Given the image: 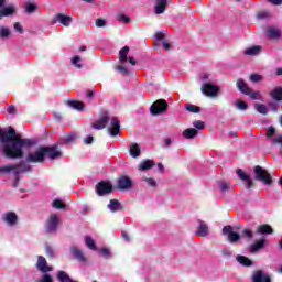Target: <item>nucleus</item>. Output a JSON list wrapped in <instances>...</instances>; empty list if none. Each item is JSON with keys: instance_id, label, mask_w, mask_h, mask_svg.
I'll use <instances>...</instances> for the list:
<instances>
[{"instance_id": "obj_1", "label": "nucleus", "mask_w": 282, "mask_h": 282, "mask_svg": "<svg viewBox=\"0 0 282 282\" xmlns=\"http://www.w3.org/2000/svg\"><path fill=\"white\" fill-rule=\"evenodd\" d=\"M237 87L245 96H250L252 100H261L262 96L260 91H253L252 88L248 87V84L243 79H238Z\"/></svg>"}, {"instance_id": "obj_2", "label": "nucleus", "mask_w": 282, "mask_h": 282, "mask_svg": "<svg viewBox=\"0 0 282 282\" xmlns=\"http://www.w3.org/2000/svg\"><path fill=\"white\" fill-rule=\"evenodd\" d=\"M254 174H256V180H259L263 184H267V185L272 184V175H270L268 170L257 165L254 167Z\"/></svg>"}, {"instance_id": "obj_3", "label": "nucleus", "mask_w": 282, "mask_h": 282, "mask_svg": "<svg viewBox=\"0 0 282 282\" xmlns=\"http://www.w3.org/2000/svg\"><path fill=\"white\" fill-rule=\"evenodd\" d=\"M166 109H169V102L164 99H158L151 106L150 111L153 116H160V113H164Z\"/></svg>"}, {"instance_id": "obj_4", "label": "nucleus", "mask_w": 282, "mask_h": 282, "mask_svg": "<svg viewBox=\"0 0 282 282\" xmlns=\"http://www.w3.org/2000/svg\"><path fill=\"white\" fill-rule=\"evenodd\" d=\"M97 195L102 197V195H109L113 191V185L108 181H101L96 185Z\"/></svg>"}, {"instance_id": "obj_5", "label": "nucleus", "mask_w": 282, "mask_h": 282, "mask_svg": "<svg viewBox=\"0 0 282 282\" xmlns=\"http://www.w3.org/2000/svg\"><path fill=\"white\" fill-rule=\"evenodd\" d=\"M202 91L204 96H208L209 98H215L217 97V94H219V86H215L213 84H204L202 86Z\"/></svg>"}, {"instance_id": "obj_6", "label": "nucleus", "mask_w": 282, "mask_h": 282, "mask_svg": "<svg viewBox=\"0 0 282 282\" xmlns=\"http://www.w3.org/2000/svg\"><path fill=\"white\" fill-rule=\"evenodd\" d=\"M129 46H124L119 51V62L124 65L127 61H129L130 65H137L138 62H135V58L128 57L129 56Z\"/></svg>"}, {"instance_id": "obj_7", "label": "nucleus", "mask_w": 282, "mask_h": 282, "mask_svg": "<svg viewBox=\"0 0 282 282\" xmlns=\"http://www.w3.org/2000/svg\"><path fill=\"white\" fill-rule=\"evenodd\" d=\"M58 224H61V218H58V215L52 214L46 223V232H56Z\"/></svg>"}, {"instance_id": "obj_8", "label": "nucleus", "mask_w": 282, "mask_h": 282, "mask_svg": "<svg viewBox=\"0 0 282 282\" xmlns=\"http://www.w3.org/2000/svg\"><path fill=\"white\" fill-rule=\"evenodd\" d=\"M108 131L112 138L120 135V120L118 117H112L108 127Z\"/></svg>"}, {"instance_id": "obj_9", "label": "nucleus", "mask_w": 282, "mask_h": 282, "mask_svg": "<svg viewBox=\"0 0 282 282\" xmlns=\"http://www.w3.org/2000/svg\"><path fill=\"white\" fill-rule=\"evenodd\" d=\"M28 162H43L45 160V150L40 148L33 153H30L26 158Z\"/></svg>"}, {"instance_id": "obj_10", "label": "nucleus", "mask_w": 282, "mask_h": 282, "mask_svg": "<svg viewBox=\"0 0 282 282\" xmlns=\"http://www.w3.org/2000/svg\"><path fill=\"white\" fill-rule=\"evenodd\" d=\"M44 156L50 158V160H56V158H61V151L56 149V145L45 147Z\"/></svg>"}, {"instance_id": "obj_11", "label": "nucleus", "mask_w": 282, "mask_h": 282, "mask_svg": "<svg viewBox=\"0 0 282 282\" xmlns=\"http://www.w3.org/2000/svg\"><path fill=\"white\" fill-rule=\"evenodd\" d=\"M252 281L253 282H272L270 279V275L262 270H258L253 273L252 275Z\"/></svg>"}, {"instance_id": "obj_12", "label": "nucleus", "mask_w": 282, "mask_h": 282, "mask_svg": "<svg viewBox=\"0 0 282 282\" xmlns=\"http://www.w3.org/2000/svg\"><path fill=\"white\" fill-rule=\"evenodd\" d=\"M223 235H228V239L231 243H235V241H239L240 239L239 234L232 231L231 226H225L223 229Z\"/></svg>"}, {"instance_id": "obj_13", "label": "nucleus", "mask_w": 282, "mask_h": 282, "mask_svg": "<svg viewBox=\"0 0 282 282\" xmlns=\"http://www.w3.org/2000/svg\"><path fill=\"white\" fill-rule=\"evenodd\" d=\"M107 122H109V116L104 115L99 120L91 123V129H97V131H100L107 127Z\"/></svg>"}, {"instance_id": "obj_14", "label": "nucleus", "mask_w": 282, "mask_h": 282, "mask_svg": "<svg viewBox=\"0 0 282 282\" xmlns=\"http://www.w3.org/2000/svg\"><path fill=\"white\" fill-rule=\"evenodd\" d=\"M37 270H40V272H52V267L47 265V260H45V258L43 256H40L37 258Z\"/></svg>"}, {"instance_id": "obj_15", "label": "nucleus", "mask_w": 282, "mask_h": 282, "mask_svg": "<svg viewBox=\"0 0 282 282\" xmlns=\"http://www.w3.org/2000/svg\"><path fill=\"white\" fill-rule=\"evenodd\" d=\"M132 184L133 183L131 182V178H129L128 176H121L118 180V188L120 191H126L127 188H131Z\"/></svg>"}, {"instance_id": "obj_16", "label": "nucleus", "mask_w": 282, "mask_h": 282, "mask_svg": "<svg viewBox=\"0 0 282 282\" xmlns=\"http://www.w3.org/2000/svg\"><path fill=\"white\" fill-rule=\"evenodd\" d=\"M14 171V173H21V164H9L0 166V173H10Z\"/></svg>"}, {"instance_id": "obj_17", "label": "nucleus", "mask_w": 282, "mask_h": 282, "mask_svg": "<svg viewBox=\"0 0 282 282\" xmlns=\"http://www.w3.org/2000/svg\"><path fill=\"white\" fill-rule=\"evenodd\" d=\"M236 173L238 177L242 180V182H245L247 188H250L252 186V178H250V175L246 174L243 170L238 169Z\"/></svg>"}, {"instance_id": "obj_18", "label": "nucleus", "mask_w": 282, "mask_h": 282, "mask_svg": "<svg viewBox=\"0 0 282 282\" xmlns=\"http://www.w3.org/2000/svg\"><path fill=\"white\" fill-rule=\"evenodd\" d=\"M17 12V8L14 6H9L7 8H3L0 10V21L3 19V17H10Z\"/></svg>"}, {"instance_id": "obj_19", "label": "nucleus", "mask_w": 282, "mask_h": 282, "mask_svg": "<svg viewBox=\"0 0 282 282\" xmlns=\"http://www.w3.org/2000/svg\"><path fill=\"white\" fill-rule=\"evenodd\" d=\"M164 10H166V0H156L154 7L155 14H163Z\"/></svg>"}, {"instance_id": "obj_20", "label": "nucleus", "mask_w": 282, "mask_h": 282, "mask_svg": "<svg viewBox=\"0 0 282 282\" xmlns=\"http://www.w3.org/2000/svg\"><path fill=\"white\" fill-rule=\"evenodd\" d=\"M265 247V239L257 240L253 245L250 246V252H259L262 248Z\"/></svg>"}, {"instance_id": "obj_21", "label": "nucleus", "mask_w": 282, "mask_h": 282, "mask_svg": "<svg viewBox=\"0 0 282 282\" xmlns=\"http://www.w3.org/2000/svg\"><path fill=\"white\" fill-rule=\"evenodd\" d=\"M258 235H272L274 229L270 225H260L257 229Z\"/></svg>"}, {"instance_id": "obj_22", "label": "nucleus", "mask_w": 282, "mask_h": 282, "mask_svg": "<svg viewBox=\"0 0 282 282\" xmlns=\"http://www.w3.org/2000/svg\"><path fill=\"white\" fill-rule=\"evenodd\" d=\"M196 235H198V237H206V235H208V226L206 223L199 220V227L196 231Z\"/></svg>"}, {"instance_id": "obj_23", "label": "nucleus", "mask_w": 282, "mask_h": 282, "mask_svg": "<svg viewBox=\"0 0 282 282\" xmlns=\"http://www.w3.org/2000/svg\"><path fill=\"white\" fill-rule=\"evenodd\" d=\"M4 221H7V224H10V226H14V224H17V214L9 212L4 215L3 217Z\"/></svg>"}, {"instance_id": "obj_24", "label": "nucleus", "mask_w": 282, "mask_h": 282, "mask_svg": "<svg viewBox=\"0 0 282 282\" xmlns=\"http://www.w3.org/2000/svg\"><path fill=\"white\" fill-rule=\"evenodd\" d=\"M267 36L269 39H279V36H281V31L279 29H275L274 26H270L267 30Z\"/></svg>"}, {"instance_id": "obj_25", "label": "nucleus", "mask_w": 282, "mask_h": 282, "mask_svg": "<svg viewBox=\"0 0 282 282\" xmlns=\"http://www.w3.org/2000/svg\"><path fill=\"white\" fill-rule=\"evenodd\" d=\"M140 153H141L140 145L138 143H131L130 144V155L132 158H140Z\"/></svg>"}, {"instance_id": "obj_26", "label": "nucleus", "mask_w": 282, "mask_h": 282, "mask_svg": "<svg viewBox=\"0 0 282 282\" xmlns=\"http://www.w3.org/2000/svg\"><path fill=\"white\" fill-rule=\"evenodd\" d=\"M195 135H197V129L188 128V129L183 131V137L186 140H193V138H195Z\"/></svg>"}, {"instance_id": "obj_27", "label": "nucleus", "mask_w": 282, "mask_h": 282, "mask_svg": "<svg viewBox=\"0 0 282 282\" xmlns=\"http://www.w3.org/2000/svg\"><path fill=\"white\" fill-rule=\"evenodd\" d=\"M152 166H155V162L153 160H145L139 165V171H149Z\"/></svg>"}, {"instance_id": "obj_28", "label": "nucleus", "mask_w": 282, "mask_h": 282, "mask_svg": "<svg viewBox=\"0 0 282 282\" xmlns=\"http://www.w3.org/2000/svg\"><path fill=\"white\" fill-rule=\"evenodd\" d=\"M67 105L73 109H77V111H83V109H85V104H83L82 101L69 100L67 101Z\"/></svg>"}, {"instance_id": "obj_29", "label": "nucleus", "mask_w": 282, "mask_h": 282, "mask_svg": "<svg viewBox=\"0 0 282 282\" xmlns=\"http://www.w3.org/2000/svg\"><path fill=\"white\" fill-rule=\"evenodd\" d=\"M72 254L77 259L78 261H87L85 256L83 254V251L76 247L72 248Z\"/></svg>"}, {"instance_id": "obj_30", "label": "nucleus", "mask_w": 282, "mask_h": 282, "mask_svg": "<svg viewBox=\"0 0 282 282\" xmlns=\"http://www.w3.org/2000/svg\"><path fill=\"white\" fill-rule=\"evenodd\" d=\"M56 20L59 21L62 23V25H69V23H72V17L69 15H64V14H57L56 15Z\"/></svg>"}, {"instance_id": "obj_31", "label": "nucleus", "mask_w": 282, "mask_h": 282, "mask_svg": "<svg viewBox=\"0 0 282 282\" xmlns=\"http://www.w3.org/2000/svg\"><path fill=\"white\" fill-rule=\"evenodd\" d=\"M261 53V46H252L245 51L247 56H257V54Z\"/></svg>"}, {"instance_id": "obj_32", "label": "nucleus", "mask_w": 282, "mask_h": 282, "mask_svg": "<svg viewBox=\"0 0 282 282\" xmlns=\"http://www.w3.org/2000/svg\"><path fill=\"white\" fill-rule=\"evenodd\" d=\"M271 97L273 100H282V88L276 87L273 91H271Z\"/></svg>"}, {"instance_id": "obj_33", "label": "nucleus", "mask_w": 282, "mask_h": 282, "mask_svg": "<svg viewBox=\"0 0 282 282\" xmlns=\"http://www.w3.org/2000/svg\"><path fill=\"white\" fill-rule=\"evenodd\" d=\"M237 261L240 262L241 265H252V260L248 259L246 256H238Z\"/></svg>"}, {"instance_id": "obj_34", "label": "nucleus", "mask_w": 282, "mask_h": 282, "mask_svg": "<svg viewBox=\"0 0 282 282\" xmlns=\"http://www.w3.org/2000/svg\"><path fill=\"white\" fill-rule=\"evenodd\" d=\"M108 208L110 210H112V213H116V210H120V202H118L117 199H112L110 200V204L108 205Z\"/></svg>"}, {"instance_id": "obj_35", "label": "nucleus", "mask_w": 282, "mask_h": 282, "mask_svg": "<svg viewBox=\"0 0 282 282\" xmlns=\"http://www.w3.org/2000/svg\"><path fill=\"white\" fill-rule=\"evenodd\" d=\"M36 4L32 2L24 3V9L28 14H32V12H36Z\"/></svg>"}, {"instance_id": "obj_36", "label": "nucleus", "mask_w": 282, "mask_h": 282, "mask_svg": "<svg viewBox=\"0 0 282 282\" xmlns=\"http://www.w3.org/2000/svg\"><path fill=\"white\" fill-rule=\"evenodd\" d=\"M185 109L187 111H189L191 113H199V111L202 110L199 108V106H195V105H192V104H186L185 105Z\"/></svg>"}, {"instance_id": "obj_37", "label": "nucleus", "mask_w": 282, "mask_h": 282, "mask_svg": "<svg viewBox=\"0 0 282 282\" xmlns=\"http://www.w3.org/2000/svg\"><path fill=\"white\" fill-rule=\"evenodd\" d=\"M86 246L89 250H96V241L89 236L85 237Z\"/></svg>"}, {"instance_id": "obj_38", "label": "nucleus", "mask_w": 282, "mask_h": 282, "mask_svg": "<svg viewBox=\"0 0 282 282\" xmlns=\"http://www.w3.org/2000/svg\"><path fill=\"white\" fill-rule=\"evenodd\" d=\"M53 208H57L58 210L65 208V203L59 199V198H56L55 200H53V204H52Z\"/></svg>"}, {"instance_id": "obj_39", "label": "nucleus", "mask_w": 282, "mask_h": 282, "mask_svg": "<svg viewBox=\"0 0 282 282\" xmlns=\"http://www.w3.org/2000/svg\"><path fill=\"white\" fill-rule=\"evenodd\" d=\"M117 21H119L120 23H129L131 19H129V17H127L124 13H119L117 15Z\"/></svg>"}, {"instance_id": "obj_40", "label": "nucleus", "mask_w": 282, "mask_h": 282, "mask_svg": "<svg viewBox=\"0 0 282 282\" xmlns=\"http://www.w3.org/2000/svg\"><path fill=\"white\" fill-rule=\"evenodd\" d=\"M256 109L259 113H263V115L268 113V107H265V105L263 104L256 105Z\"/></svg>"}, {"instance_id": "obj_41", "label": "nucleus", "mask_w": 282, "mask_h": 282, "mask_svg": "<svg viewBox=\"0 0 282 282\" xmlns=\"http://www.w3.org/2000/svg\"><path fill=\"white\" fill-rule=\"evenodd\" d=\"M250 80H251V83H261V80H263V76H261L259 74H252L250 76Z\"/></svg>"}, {"instance_id": "obj_42", "label": "nucleus", "mask_w": 282, "mask_h": 282, "mask_svg": "<svg viewBox=\"0 0 282 282\" xmlns=\"http://www.w3.org/2000/svg\"><path fill=\"white\" fill-rule=\"evenodd\" d=\"M6 36H10V30L8 28H0V37L6 39Z\"/></svg>"}, {"instance_id": "obj_43", "label": "nucleus", "mask_w": 282, "mask_h": 282, "mask_svg": "<svg viewBox=\"0 0 282 282\" xmlns=\"http://www.w3.org/2000/svg\"><path fill=\"white\" fill-rule=\"evenodd\" d=\"M193 127H195V129H198L199 131H202V129H204L206 127V123H204V121H194L193 122Z\"/></svg>"}, {"instance_id": "obj_44", "label": "nucleus", "mask_w": 282, "mask_h": 282, "mask_svg": "<svg viewBox=\"0 0 282 282\" xmlns=\"http://www.w3.org/2000/svg\"><path fill=\"white\" fill-rule=\"evenodd\" d=\"M218 186H219L220 191H223V192L228 191L230 188V183H226L224 181H220L218 183Z\"/></svg>"}, {"instance_id": "obj_45", "label": "nucleus", "mask_w": 282, "mask_h": 282, "mask_svg": "<svg viewBox=\"0 0 282 282\" xmlns=\"http://www.w3.org/2000/svg\"><path fill=\"white\" fill-rule=\"evenodd\" d=\"M78 63H80V56H74L72 58V64L75 65V67H77L78 69H80L83 67V65H80Z\"/></svg>"}, {"instance_id": "obj_46", "label": "nucleus", "mask_w": 282, "mask_h": 282, "mask_svg": "<svg viewBox=\"0 0 282 282\" xmlns=\"http://www.w3.org/2000/svg\"><path fill=\"white\" fill-rule=\"evenodd\" d=\"M236 107H238L241 110H246V109H248V104H246V101H243V100H238L236 102Z\"/></svg>"}, {"instance_id": "obj_47", "label": "nucleus", "mask_w": 282, "mask_h": 282, "mask_svg": "<svg viewBox=\"0 0 282 282\" xmlns=\"http://www.w3.org/2000/svg\"><path fill=\"white\" fill-rule=\"evenodd\" d=\"M242 237H247V239H252V237H254V234L250 229H243Z\"/></svg>"}, {"instance_id": "obj_48", "label": "nucleus", "mask_w": 282, "mask_h": 282, "mask_svg": "<svg viewBox=\"0 0 282 282\" xmlns=\"http://www.w3.org/2000/svg\"><path fill=\"white\" fill-rule=\"evenodd\" d=\"M76 138H77L76 133L70 132V133H68V134L65 137V142H74V140H76Z\"/></svg>"}, {"instance_id": "obj_49", "label": "nucleus", "mask_w": 282, "mask_h": 282, "mask_svg": "<svg viewBox=\"0 0 282 282\" xmlns=\"http://www.w3.org/2000/svg\"><path fill=\"white\" fill-rule=\"evenodd\" d=\"M274 133H276V130L274 129V127H269L267 129V138H272Z\"/></svg>"}, {"instance_id": "obj_50", "label": "nucleus", "mask_w": 282, "mask_h": 282, "mask_svg": "<svg viewBox=\"0 0 282 282\" xmlns=\"http://www.w3.org/2000/svg\"><path fill=\"white\" fill-rule=\"evenodd\" d=\"M107 25V22L104 19H97L96 20V26L97 28H105Z\"/></svg>"}, {"instance_id": "obj_51", "label": "nucleus", "mask_w": 282, "mask_h": 282, "mask_svg": "<svg viewBox=\"0 0 282 282\" xmlns=\"http://www.w3.org/2000/svg\"><path fill=\"white\" fill-rule=\"evenodd\" d=\"M118 72H121V74L128 75L129 69L124 66H117Z\"/></svg>"}, {"instance_id": "obj_52", "label": "nucleus", "mask_w": 282, "mask_h": 282, "mask_svg": "<svg viewBox=\"0 0 282 282\" xmlns=\"http://www.w3.org/2000/svg\"><path fill=\"white\" fill-rule=\"evenodd\" d=\"M14 30L17 31V32H20V34L23 32V28L21 26V23H19V22H15L14 23Z\"/></svg>"}, {"instance_id": "obj_53", "label": "nucleus", "mask_w": 282, "mask_h": 282, "mask_svg": "<svg viewBox=\"0 0 282 282\" xmlns=\"http://www.w3.org/2000/svg\"><path fill=\"white\" fill-rule=\"evenodd\" d=\"M7 111H8V113H15L17 112V108L11 105V106H8Z\"/></svg>"}, {"instance_id": "obj_54", "label": "nucleus", "mask_w": 282, "mask_h": 282, "mask_svg": "<svg viewBox=\"0 0 282 282\" xmlns=\"http://www.w3.org/2000/svg\"><path fill=\"white\" fill-rule=\"evenodd\" d=\"M155 39H156V41H162V40L164 39V33L158 32V33L155 34Z\"/></svg>"}, {"instance_id": "obj_55", "label": "nucleus", "mask_w": 282, "mask_h": 282, "mask_svg": "<svg viewBox=\"0 0 282 282\" xmlns=\"http://www.w3.org/2000/svg\"><path fill=\"white\" fill-rule=\"evenodd\" d=\"M91 142H94V137L91 135L86 137L85 144H91Z\"/></svg>"}, {"instance_id": "obj_56", "label": "nucleus", "mask_w": 282, "mask_h": 282, "mask_svg": "<svg viewBox=\"0 0 282 282\" xmlns=\"http://www.w3.org/2000/svg\"><path fill=\"white\" fill-rule=\"evenodd\" d=\"M259 19H265V17H269L268 11H262L258 14Z\"/></svg>"}, {"instance_id": "obj_57", "label": "nucleus", "mask_w": 282, "mask_h": 282, "mask_svg": "<svg viewBox=\"0 0 282 282\" xmlns=\"http://www.w3.org/2000/svg\"><path fill=\"white\" fill-rule=\"evenodd\" d=\"M145 182H148L150 186H155V180L153 178H147Z\"/></svg>"}, {"instance_id": "obj_58", "label": "nucleus", "mask_w": 282, "mask_h": 282, "mask_svg": "<svg viewBox=\"0 0 282 282\" xmlns=\"http://www.w3.org/2000/svg\"><path fill=\"white\" fill-rule=\"evenodd\" d=\"M270 3H273L274 6H281L282 0H268Z\"/></svg>"}, {"instance_id": "obj_59", "label": "nucleus", "mask_w": 282, "mask_h": 282, "mask_svg": "<svg viewBox=\"0 0 282 282\" xmlns=\"http://www.w3.org/2000/svg\"><path fill=\"white\" fill-rule=\"evenodd\" d=\"M164 50H171V44L169 42H163Z\"/></svg>"}, {"instance_id": "obj_60", "label": "nucleus", "mask_w": 282, "mask_h": 282, "mask_svg": "<svg viewBox=\"0 0 282 282\" xmlns=\"http://www.w3.org/2000/svg\"><path fill=\"white\" fill-rule=\"evenodd\" d=\"M100 252H101V254L107 257L109 254V249L104 248L100 250Z\"/></svg>"}, {"instance_id": "obj_61", "label": "nucleus", "mask_w": 282, "mask_h": 282, "mask_svg": "<svg viewBox=\"0 0 282 282\" xmlns=\"http://www.w3.org/2000/svg\"><path fill=\"white\" fill-rule=\"evenodd\" d=\"M122 237L126 241H129V235H127V232L122 231Z\"/></svg>"}, {"instance_id": "obj_62", "label": "nucleus", "mask_w": 282, "mask_h": 282, "mask_svg": "<svg viewBox=\"0 0 282 282\" xmlns=\"http://www.w3.org/2000/svg\"><path fill=\"white\" fill-rule=\"evenodd\" d=\"M86 96H87V98H91V96H94V93H93L91 90H88V91L86 93Z\"/></svg>"}, {"instance_id": "obj_63", "label": "nucleus", "mask_w": 282, "mask_h": 282, "mask_svg": "<svg viewBox=\"0 0 282 282\" xmlns=\"http://www.w3.org/2000/svg\"><path fill=\"white\" fill-rule=\"evenodd\" d=\"M276 76H282V68L276 69Z\"/></svg>"}, {"instance_id": "obj_64", "label": "nucleus", "mask_w": 282, "mask_h": 282, "mask_svg": "<svg viewBox=\"0 0 282 282\" xmlns=\"http://www.w3.org/2000/svg\"><path fill=\"white\" fill-rule=\"evenodd\" d=\"M159 171H164V165H162V163L158 164Z\"/></svg>"}]
</instances>
